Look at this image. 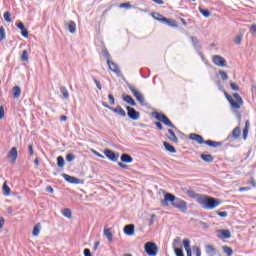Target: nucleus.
<instances>
[{
    "label": "nucleus",
    "instance_id": "1",
    "mask_svg": "<svg viewBox=\"0 0 256 256\" xmlns=\"http://www.w3.org/2000/svg\"><path fill=\"white\" fill-rule=\"evenodd\" d=\"M160 204L162 207H169V205H172V207H175V209H178L181 213H187V202L171 193L164 192V199L160 201Z\"/></svg>",
    "mask_w": 256,
    "mask_h": 256
},
{
    "label": "nucleus",
    "instance_id": "2",
    "mask_svg": "<svg viewBox=\"0 0 256 256\" xmlns=\"http://www.w3.org/2000/svg\"><path fill=\"white\" fill-rule=\"evenodd\" d=\"M197 203H199L203 209L211 210L219 207V205H221V200L202 195L197 198Z\"/></svg>",
    "mask_w": 256,
    "mask_h": 256
},
{
    "label": "nucleus",
    "instance_id": "3",
    "mask_svg": "<svg viewBox=\"0 0 256 256\" xmlns=\"http://www.w3.org/2000/svg\"><path fill=\"white\" fill-rule=\"evenodd\" d=\"M225 97L227 101H229L232 109H241V105L243 104V98H241V96L238 93L233 94V97L235 100H233L231 95L227 94L226 92H225Z\"/></svg>",
    "mask_w": 256,
    "mask_h": 256
},
{
    "label": "nucleus",
    "instance_id": "4",
    "mask_svg": "<svg viewBox=\"0 0 256 256\" xmlns=\"http://www.w3.org/2000/svg\"><path fill=\"white\" fill-rule=\"evenodd\" d=\"M144 250L149 256H157V253L159 252V248L154 242H147L144 245Z\"/></svg>",
    "mask_w": 256,
    "mask_h": 256
},
{
    "label": "nucleus",
    "instance_id": "5",
    "mask_svg": "<svg viewBox=\"0 0 256 256\" xmlns=\"http://www.w3.org/2000/svg\"><path fill=\"white\" fill-rule=\"evenodd\" d=\"M152 116L155 117L157 121H161L162 123H164V125H167L168 127H173V124L169 121V118H167V116H165L164 114L159 112H153Z\"/></svg>",
    "mask_w": 256,
    "mask_h": 256
},
{
    "label": "nucleus",
    "instance_id": "6",
    "mask_svg": "<svg viewBox=\"0 0 256 256\" xmlns=\"http://www.w3.org/2000/svg\"><path fill=\"white\" fill-rule=\"evenodd\" d=\"M212 61L217 67H227V61L220 55L213 56Z\"/></svg>",
    "mask_w": 256,
    "mask_h": 256
},
{
    "label": "nucleus",
    "instance_id": "7",
    "mask_svg": "<svg viewBox=\"0 0 256 256\" xmlns=\"http://www.w3.org/2000/svg\"><path fill=\"white\" fill-rule=\"evenodd\" d=\"M126 110L128 111L129 119H132V121H137L139 120V117H141V114L132 107L127 106Z\"/></svg>",
    "mask_w": 256,
    "mask_h": 256
},
{
    "label": "nucleus",
    "instance_id": "8",
    "mask_svg": "<svg viewBox=\"0 0 256 256\" xmlns=\"http://www.w3.org/2000/svg\"><path fill=\"white\" fill-rule=\"evenodd\" d=\"M129 89L133 93L137 101H139V103H145V98L143 97V94H141L139 90L135 89V86H130Z\"/></svg>",
    "mask_w": 256,
    "mask_h": 256
},
{
    "label": "nucleus",
    "instance_id": "9",
    "mask_svg": "<svg viewBox=\"0 0 256 256\" xmlns=\"http://www.w3.org/2000/svg\"><path fill=\"white\" fill-rule=\"evenodd\" d=\"M216 235L218 239H231V231L227 229L217 230Z\"/></svg>",
    "mask_w": 256,
    "mask_h": 256
},
{
    "label": "nucleus",
    "instance_id": "10",
    "mask_svg": "<svg viewBox=\"0 0 256 256\" xmlns=\"http://www.w3.org/2000/svg\"><path fill=\"white\" fill-rule=\"evenodd\" d=\"M62 177L67 181V183H72L73 185H79V183H81L80 179L69 176L68 174H62Z\"/></svg>",
    "mask_w": 256,
    "mask_h": 256
},
{
    "label": "nucleus",
    "instance_id": "11",
    "mask_svg": "<svg viewBox=\"0 0 256 256\" xmlns=\"http://www.w3.org/2000/svg\"><path fill=\"white\" fill-rule=\"evenodd\" d=\"M104 155H106L107 159H109L110 161H113V162H115L119 159V154H115V152H113L111 150H105Z\"/></svg>",
    "mask_w": 256,
    "mask_h": 256
},
{
    "label": "nucleus",
    "instance_id": "12",
    "mask_svg": "<svg viewBox=\"0 0 256 256\" xmlns=\"http://www.w3.org/2000/svg\"><path fill=\"white\" fill-rule=\"evenodd\" d=\"M18 157V152L17 148L13 147L11 150L8 152V159H10L11 163H15L17 161Z\"/></svg>",
    "mask_w": 256,
    "mask_h": 256
},
{
    "label": "nucleus",
    "instance_id": "13",
    "mask_svg": "<svg viewBox=\"0 0 256 256\" xmlns=\"http://www.w3.org/2000/svg\"><path fill=\"white\" fill-rule=\"evenodd\" d=\"M124 234L128 235L129 237L135 235V225L128 224L124 226Z\"/></svg>",
    "mask_w": 256,
    "mask_h": 256
},
{
    "label": "nucleus",
    "instance_id": "14",
    "mask_svg": "<svg viewBox=\"0 0 256 256\" xmlns=\"http://www.w3.org/2000/svg\"><path fill=\"white\" fill-rule=\"evenodd\" d=\"M65 27L70 33H72V35L77 33V24L74 21L67 22Z\"/></svg>",
    "mask_w": 256,
    "mask_h": 256
},
{
    "label": "nucleus",
    "instance_id": "15",
    "mask_svg": "<svg viewBox=\"0 0 256 256\" xmlns=\"http://www.w3.org/2000/svg\"><path fill=\"white\" fill-rule=\"evenodd\" d=\"M16 26L20 29L22 37L27 39L29 37V31L25 28V24H23V22H18Z\"/></svg>",
    "mask_w": 256,
    "mask_h": 256
},
{
    "label": "nucleus",
    "instance_id": "16",
    "mask_svg": "<svg viewBox=\"0 0 256 256\" xmlns=\"http://www.w3.org/2000/svg\"><path fill=\"white\" fill-rule=\"evenodd\" d=\"M103 235L106 237V239H108L109 243H113V232L109 229V227H104Z\"/></svg>",
    "mask_w": 256,
    "mask_h": 256
},
{
    "label": "nucleus",
    "instance_id": "17",
    "mask_svg": "<svg viewBox=\"0 0 256 256\" xmlns=\"http://www.w3.org/2000/svg\"><path fill=\"white\" fill-rule=\"evenodd\" d=\"M162 23H165L168 27H172L173 29H177V27H179V25H177V21L166 17L163 19Z\"/></svg>",
    "mask_w": 256,
    "mask_h": 256
},
{
    "label": "nucleus",
    "instance_id": "18",
    "mask_svg": "<svg viewBox=\"0 0 256 256\" xmlns=\"http://www.w3.org/2000/svg\"><path fill=\"white\" fill-rule=\"evenodd\" d=\"M205 251H206L208 256L217 255V249H215L213 245H206L205 246Z\"/></svg>",
    "mask_w": 256,
    "mask_h": 256
},
{
    "label": "nucleus",
    "instance_id": "19",
    "mask_svg": "<svg viewBox=\"0 0 256 256\" xmlns=\"http://www.w3.org/2000/svg\"><path fill=\"white\" fill-rule=\"evenodd\" d=\"M107 63L110 71H113V73H116V75H119V67L117 66V64H115V62L111 60H108Z\"/></svg>",
    "mask_w": 256,
    "mask_h": 256
},
{
    "label": "nucleus",
    "instance_id": "20",
    "mask_svg": "<svg viewBox=\"0 0 256 256\" xmlns=\"http://www.w3.org/2000/svg\"><path fill=\"white\" fill-rule=\"evenodd\" d=\"M122 99L123 101H125V103H128V105H131L132 107H135L137 105L133 97H131L130 95H122Z\"/></svg>",
    "mask_w": 256,
    "mask_h": 256
},
{
    "label": "nucleus",
    "instance_id": "21",
    "mask_svg": "<svg viewBox=\"0 0 256 256\" xmlns=\"http://www.w3.org/2000/svg\"><path fill=\"white\" fill-rule=\"evenodd\" d=\"M61 214L63 215V217H65L66 219H73V212L71 211V209L69 208H64L61 210Z\"/></svg>",
    "mask_w": 256,
    "mask_h": 256
},
{
    "label": "nucleus",
    "instance_id": "22",
    "mask_svg": "<svg viewBox=\"0 0 256 256\" xmlns=\"http://www.w3.org/2000/svg\"><path fill=\"white\" fill-rule=\"evenodd\" d=\"M2 193L3 195H5V197H9V195H11V188L9 187L7 182H4V184L2 185Z\"/></svg>",
    "mask_w": 256,
    "mask_h": 256
},
{
    "label": "nucleus",
    "instance_id": "23",
    "mask_svg": "<svg viewBox=\"0 0 256 256\" xmlns=\"http://www.w3.org/2000/svg\"><path fill=\"white\" fill-rule=\"evenodd\" d=\"M113 113H117L120 115V117H127V113H125V110L121 108V106H117L116 108H112Z\"/></svg>",
    "mask_w": 256,
    "mask_h": 256
},
{
    "label": "nucleus",
    "instance_id": "24",
    "mask_svg": "<svg viewBox=\"0 0 256 256\" xmlns=\"http://www.w3.org/2000/svg\"><path fill=\"white\" fill-rule=\"evenodd\" d=\"M12 93L14 99H19L21 97V88L19 86H14L12 88Z\"/></svg>",
    "mask_w": 256,
    "mask_h": 256
},
{
    "label": "nucleus",
    "instance_id": "25",
    "mask_svg": "<svg viewBox=\"0 0 256 256\" xmlns=\"http://www.w3.org/2000/svg\"><path fill=\"white\" fill-rule=\"evenodd\" d=\"M190 139H192V141H196V143H200V145L203 144V137L201 135L191 134Z\"/></svg>",
    "mask_w": 256,
    "mask_h": 256
},
{
    "label": "nucleus",
    "instance_id": "26",
    "mask_svg": "<svg viewBox=\"0 0 256 256\" xmlns=\"http://www.w3.org/2000/svg\"><path fill=\"white\" fill-rule=\"evenodd\" d=\"M121 161L123 163H133V157H131L129 154H122Z\"/></svg>",
    "mask_w": 256,
    "mask_h": 256
},
{
    "label": "nucleus",
    "instance_id": "27",
    "mask_svg": "<svg viewBox=\"0 0 256 256\" xmlns=\"http://www.w3.org/2000/svg\"><path fill=\"white\" fill-rule=\"evenodd\" d=\"M20 59L24 63H29V52L27 50H23Z\"/></svg>",
    "mask_w": 256,
    "mask_h": 256
},
{
    "label": "nucleus",
    "instance_id": "28",
    "mask_svg": "<svg viewBox=\"0 0 256 256\" xmlns=\"http://www.w3.org/2000/svg\"><path fill=\"white\" fill-rule=\"evenodd\" d=\"M175 243H177V240H175V241H174V244H173L175 255H176V256H185V253H183V249L177 248V246L175 245Z\"/></svg>",
    "mask_w": 256,
    "mask_h": 256
},
{
    "label": "nucleus",
    "instance_id": "29",
    "mask_svg": "<svg viewBox=\"0 0 256 256\" xmlns=\"http://www.w3.org/2000/svg\"><path fill=\"white\" fill-rule=\"evenodd\" d=\"M40 233H41V224H36L33 228L32 234L34 237H39Z\"/></svg>",
    "mask_w": 256,
    "mask_h": 256
},
{
    "label": "nucleus",
    "instance_id": "30",
    "mask_svg": "<svg viewBox=\"0 0 256 256\" xmlns=\"http://www.w3.org/2000/svg\"><path fill=\"white\" fill-rule=\"evenodd\" d=\"M164 147L168 153H177V150H175V147H173L171 144L164 142Z\"/></svg>",
    "mask_w": 256,
    "mask_h": 256
},
{
    "label": "nucleus",
    "instance_id": "31",
    "mask_svg": "<svg viewBox=\"0 0 256 256\" xmlns=\"http://www.w3.org/2000/svg\"><path fill=\"white\" fill-rule=\"evenodd\" d=\"M222 251L227 256H233V249L231 247H229V246H223L222 247Z\"/></svg>",
    "mask_w": 256,
    "mask_h": 256
},
{
    "label": "nucleus",
    "instance_id": "32",
    "mask_svg": "<svg viewBox=\"0 0 256 256\" xmlns=\"http://www.w3.org/2000/svg\"><path fill=\"white\" fill-rule=\"evenodd\" d=\"M201 159L204 160L206 163L213 162V156L210 154H202Z\"/></svg>",
    "mask_w": 256,
    "mask_h": 256
},
{
    "label": "nucleus",
    "instance_id": "33",
    "mask_svg": "<svg viewBox=\"0 0 256 256\" xmlns=\"http://www.w3.org/2000/svg\"><path fill=\"white\" fill-rule=\"evenodd\" d=\"M168 139H170V141H173L174 143H177V136L175 135V132H173V130H168Z\"/></svg>",
    "mask_w": 256,
    "mask_h": 256
},
{
    "label": "nucleus",
    "instance_id": "34",
    "mask_svg": "<svg viewBox=\"0 0 256 256\" xmlns=\"http://www.w3.org/2000/svg\"><path fill=\"white\" fill-rule=\"evenodd\" d=\"M152 17H153V19H155V21H159L160 23H163V21H164L163 19H165V17L159 13H153Z\"/></svg>",
    "mask_w": 256,
    "mask_h": 256
},
{
    "label": "nucleus",
    "instance_id": "35",
    "mask_svg": "<svg viewBox=\"0 0 256 256\" xmlns=\"http://www.w3.org/2000/svg\"><path fill=\"white\" fill-rule=\"evenodd\" d=\"M183 245H184L185 251L191 250V240L185 238V239L183 240Z\"/></svg>",
    "mask_w": 256,
    "mask_h": 256
},
{
    "label": "nucleus",
    "instance_id": "36",
    "mask_svg": "<svg viewBox=\"0 0 256 256\" xmlns=\"http://www.w3.org/2000/svg\"><path fill=\"white\" fill-rule=\"evenodd\" d=\"M57 166L61 168L65 167V158L63 156L57 158Z\"/></svg>",
    "mask_w": 256,
    "mask_h": 256
},
{
    "label": "nucleus",
    "instance_id": "37",
    "mask_svg": "<svg viewBox=\"0 0 256 256\" xmlns=\"http://www.w3.org/2000/svg\"><path fill=\"white\" fill-rule=\"evenodd\" d=\"M205 143H206V145H209V147H221V142H215V141L208 140Z\"/></svg>",
    "mask_w": 256,
    "mask_h": 256
},
{
    "label": "nucleus",
    "instance_id": "38",
    "mask_svg": "<svg viewBox=\"0 0 256 256\" xmlns=\"http://www.w3.org/2000/svg\"><path fill=\"white\" fill-rule=\"evenodd\" d=\"M241 135V128L236 127L233 131H232V137H234L235 139H238V137Z\"/></svg>",
    "mask_w": 256,
    "mask_h": 256
},
{
    "label": "nucleus",
    "instance_id": "39",
    "mask_svg": "<svg viewBox=\"0 0 256 256\" xmlns=\"http://www.w3.org/2000/svg\"><path fill=\"white\" fill-rule=\"evenodd\" d=\"M187 195H189V197H191L192 199H198V197H203V195H199V194H196L195 192L191 191V190H188L187 192Z\"/></svg>",
    "mask_w": 256,
    "mask_h": 256
},
{
    "label": "nucleus",
    "instance_id": "40",
    "mask_svg": "<svg viewBox=\"0 0 256 256\" xmlns=\"http://www.w3.org/2000/svg\"><path fill=\"white\" fill-rule=\"evenodd\" d=\"M199 11H200L201 15H203V17H206V18L211 17V12H209V10L199 8Z\"/></svg>",
    "mask_w": 256,
    "mask_h": 256
},
{
    "label": "nucleus",
    "instance_id": "41",
    "mask_svg": "<svg viewBox=\"0 0 256 256\" xmlns=\"http://www.w3.org/2000/svg\"><path fill=\"white\" fill-rule=\"evenodd\" d=\"M7 34L5 33V28L3 26L0 27V41H5Z\"/></svg>",
    "mask_w": 256,
    "mask_h": 256
},
{
    "label": "nucleus",
    "instance_id": "42",
    "mask_svg": "<svg viewBox=\"0 0 256 256\" xmlns=\"http://www.w3.org/2000/svg\"><path fill=\"white\" fill-rule=\"evenodd\" d=\"M219 75H220L221 79H223V81H227L229 79L227 72H225L223 70L219 71Z\"/></svg>",
    "mask_w": 256,
    "mask_h": 256
},
{
    "label": "nucleus",
    "instance_id": "43",
    "mask_svg": "<svg viewBox=\"0 0 256 256\" xmlns=\"http://www.w3.org/2000/svg\"><path fill=\"white\" fill-rule=\"evenodd\" d=\"M4 21H6V23H11V13L9 12H5L4 13Z\"/></svg>",
    "mask_w": 256,
    "mask_h": 256
},
{
    "label": "nucleus",
    "instance_id": "44",
    "mask_svg": "<svg viewBox=\"0 0 256 256\" xmlns=\"http://www.w3.org/2000/svg\"><path fill=\"white\" fill-rule=\"evenodd\" d=\"M242 39H243V37L240 36V35H238V36H236V37L234 38V43H235L236 45H241Z\"/></svg>",
    "mask_w": 256,
    "mask_h": 256
},
{
    "label": "nucleus",
    "instance_id": "45",
    "mask_svg": "<svg viewBox=\"0 0 256 256\" xmlns=\"http://www.w3.org/2000/svg\"><path fill=\"white\" fill-rule=\"evenodd\" d=\"M91 153H93V155H96V157H99L100 159H105V156H103L101 153L97 152L96 150L91 149Z\"/></svg>",
    "mask_w": 256,
    "mask_h": 256
},
{
    "label": "nucleus",
    "instance_id": "46",
    "mask_svg": "<svg viewBox=\"0 0 256 256\" xmlns=\"http://www.w3.org/2000/svg\"><path fill=\"white\" fill-rule=\"evenodd\" d=\"M230 87L233 91H239V85H237L235 82H231Z\"/></svg>",
    "mask_w": 256,
    "mask_h": 256
},
{
    "label": "nucleus",
    "instance_id": "47",
    "mask_svg": "<svg viewBox=\"0 0 256 256\" xmlns=\"http://www.w3.org/2000/svg\"><path fill=\"white\" fill-rule=\"evenodd\" d=\"M74 159H75V155L73 154L66 155V161H68V163H71V161H73Z\"/></svg>",
    "mask_w": 256,
    "mask_h": 256
},
{
    "label": "nucleus",
    "instance_id": "48",
    "mask_svg": "<svg viewBox=\"0 0 256 256\" xmlns=\"http://www.w3.org/2000/svg\"><path fill=\"white\" fill-rule=\"evenodd\" d=\"M250 33H252V35L256 37V24H252V26L250 27Z\"/></svg>",
    "mask_w": 256,
    "mask_h": 256
},
{
    "label": "nucleus",
    "instance_id": "49",
    "mask_svg": "<svg viewBox=\"0 0 256 256\" xmlns=\"http://www.w3.org/2000/svg\"><path fill=\"white\" fill-rule=\"evenodd\" d=\"M5 117V108L3 106L0 107V121Z\"/></svg>",
    "mask_w": 256,
    "mask_h": 256
},
{
    "label": "nucleus",
    "instance_id": "50",
    "mask_svg": "<svg viewBox=\"0 0 256 256\" xmlns=\"http://www.w3.org/2000/svg\"><path fill=\"white\" fill-rule=\"evenodd\" d=\"M62 94L65 99H69V91H67V89H62Z\"/></svg>",
    "mask_w": 256,
    "mask_h": 256
},
{
    "label": "nucleus",
    "instance_id": "51",
    "mask_svg": "<svg viewBox=\"0 0 256 256\" xmlns=\"http://www.w3.org/2000/svg\"><path fill=\"white\" fill-rule=\"evenodd\" d=\"M120 7L125 8V9H131V4L129 2L128 3H123V4H120Z\"/></svg>",
    "mask_w": 256,
    "mask_h": 256
},
{
    "label": "nucleus",
    "instance_id": "52",
    "mask_svg": "<svg viewBox=\"0 0 256 256\" xmlns=\"http://www.w3.org/2000/svg\"><path fill=\"white\" fill-rule=\"evenodd\" d=\"M108 99H109V102L111 103V105H115V98L113 97V95L109 94Z\"/></svg>",
    "mask_w": 256,
    "mask_h": 256
},
{
    "label": "nucleus",
    "instance_id": "53",
    "mask_svg": "<svg viewBox=\"0 0 256 256\" xmlns=\"http://www.w3.org/2000/svg\"><path fill=\"white\" fill-rule=\"evenodd\" d=\"M247 135H249V129L244 128V130H243V137H244V140L247 139Z\"/></svg>",
    "mask_w": 256,
    "mask_h": 256
},
{
    "label": "nucleus",
    "instance_id": "54",
    "mask_svg": "<svg viewBox=\"0 0 256 256\" xmlns=\"http://www.w3.org/2000/svg\"><path fill=\"white\" fill-rule=\"evenodd\" d=\"M84 256H93L91 254V250H89V248L84 249Z\"/></svg>",
    "mask_w": 256,
    "mask_h": 256
},
{
    "label": "nucleus",
    "instance_id": "55",
    "mask_svg": "<svg viewBox=\"0 0 256 256\" xmlns=\"http://www.w3.org/2000/svg\"><path fill=\"white\" fill-rule=\"evenodd\" d=\"M94 83H95L97 89H99V91H101V89H102L101 82H99L98 80H94Z\"/></svg>",
    "mask_w": 256,
    "mask_h": 256
},
{
    "label": "nucleus",
    "instance_id": "56",
    "mask_svg": "<svg viewBox=\"0 0 256 256\" xmlns=\"http://www.w3.org/2000/svg\"><path fill=\"white\" fill-rule=\"evenodd\" d=\"M239 191H240V193H243V191H251V188L250 187H242V188H239Z\"/></svg>",
    "mask_w": 256,
    "mask_h": 256
},
{
    "label": "nucleus",
    "instance_id": "57",
    "mask_svg": "<svg viewBox=\"0 0 256 256\" xmlns=\"http://www.w3.org/2000/svg\"><path fill=\"white\" fill-rule=\"evenodd\" d=\"M5 225V219L3 217H0V229Z\"/></svg>",
    "mask_w": 256,
    "mask_h": 256
},
{
    "label": "nucleus",
    "instance_id": "58",
    "mask_svg": "<svg viewBox=\"0 0 256 256\" xmlns=\"http://www.w3.org/2000/svg\"><path fill=\"white\" fill-rule=\"evenodd\" d=\"M249 185H252V187H256V183L255 180L252 178L251 180H249Z\"/></svg>",
    "mask_w": 256,
    "mask_h": 256
},
{
    "label": "nucleus",
    "instance_id": "59",
    "mask_svg": "<svg viewBox=\"0 0 256 256\" xmlns=\"http://www.w3.org/2000/svg\"><path fill=\"white\" fill-rule=\"evenodd\" d=\"M118 165L121 167V169H127V164H123L122 162H118Z\"/></svg>",
    "mask_w": 256,
    "mask_h": 256
},
{
    "label": "nucleus",
    "instance_id": "60",
    "mask_svg": "<svg viewBox=\"0 0 256 256\" xmlns=\"http://www.w3.org/2000/svg\"><path fill=\"white\" fill-rule=\"evenodd\" d=\"M219 217H227V212H218Z\"/></svg>",
    "mask_w": 256,
    "mask_h": 256
},
{
    "label": "nucleus",
    "instance_id": "61",
    "mask_svg": "<svg viewBox=\"0 0 256 256\" xmlns=\"http://www.w3.org/2000/svg\"><path fill=\"white\" fill-rule=\"evenodd\" d=\"M196 256H201V248L196 247Z\"/></svg>",
    "mask_w": 256,
    "mask_h": 256
},
{
    "label": "nucleus",
    "instance_id": "62",
    "mask_svg": "<svg viewBox=\"0 0 256 256\" xmlns=\"http://www.w3.org/2000/svg\"><path fill=\"white\" fill-rule=\"evenodd\" d=\"M46 191H47L48 193H53V187L48 186V187L46 188Z\"/></svg>",
    "mask_w": 256,
    "mask_h": 256
},
{
    "label": "nucleus",
    "instance_id": "63",
    "mask_svg": "<svg viewBox=\"0 0 256 256\" xmlns=\"http://www.w3.org/2000/svg\"><path fill=\"white\" fill-rule=\"evenodd\" d=\"M28 149H29V151H30V155H33V146L32 145H29V147H28Z\"/></svg>",
    "mask_w": 256,
    "mask_h": 256
},
{
    "label": "nucleus",
    "instance_id": "64",
    "mask_svg": "<svg viewBox=\"0 0 256 256\" xmlns=\"http://www.w3.org/2000/svg\"><path fill=\"white\" fill-rule=\"evenodd\" d=\"M187 256H193L191 249L190 250H186Z\"/></svg>",
    "mask_w": 256,
    "mask_h": 256
}]
</instances>
